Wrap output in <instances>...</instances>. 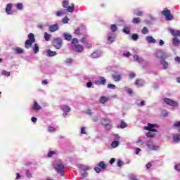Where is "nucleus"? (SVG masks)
Masks as SVG:
<instances>
[{
    "label": "nucleus",
    "mask_w": 180,
    "mask_h": 180,
    "mask_svg": "<svg viewBox=\"0 0 180 180\" xmlns=\"http://www.w3.org/2000/svg\"><path fill=\"white\" fill-rule=\"evenodd\" d=\"M28 39H29L26 40L25 43V49H29L32 46V44H33V43H36V38H34V34L30 33L28 34Z\"/></svg>",
    "instance_id": "obj_1"
},
{
    "label": "nucleus",
    "mask_w": 180,
    "mask_h": 180,
    "mask_svg": "<svg viewBox=\"0 0 180 180\" xmlns=\"http://www.w3.org/2000/svg\"><path fill=\"white\" fill-rule=\"evenodd\" d=\"M70 2L68 0H64L63 1V7L66 8L68 12H74V10L75 9V5L74 4H72L71 6H68Z\"/></svg>",
    "instance_id": "obj_2"
},
{
    "label": "nucleus",
    "mask_w": 180,
    "mask_h": 180,
    "mask_svg": "<svg viewBox=\"0 0 180 180\" xmlns=\"http://www.w3.org/2000/svg\"><path fill=\"white\" fill-rule=\"evenodd\" d=\"M162 15L165 17L166 20H172L174 16L171 14V11L165 8L162 12Z\"/></svg>",
    "instance_id": "obj_3"
},
{
    "label": "nucleus",
    "mask_w": 180,
    "mask_h": 180,
    "mask_svg": "<svg viewBox=\"0 0 180 180\" xmlns=\"http://www.w3.org/2000/svg\"><path fill=\"white\" fill-rule=\"evenodd\" d=\"M64 165L60 162L56 165L55 170L58 172V174H60L61 176H64V169H65Z\"/></svg>",
    "instance_id": "obj_4"
},
{
    "label": "nucleus",
    "mask_w": 180,
    "mask_h": 180,
    "mask_svg": "<svg viewBox=\"0 0 180 180\" xmlns=\"http://www.w3.org/2000/svg\"><path fill=\"white\" fill-rule=\"evenodd\" d=\"M52 44L56 49H60L63 46V39L61 38H55L53 40Z\"/></svg>",
    "instance_id": "obj_5"
},
{
    "label": "nucleus",
    "mask_w": 180,
    "mask_h": 180,
    "mask_svg": "<svg viewBox=\"0 0 180 180\" xmlns=\"http://www.w3.org/2000/svg\"><path fill=\"white\" fill-rule=\"evenodd\" d=\"M70 49L76 53H81L84 50V46L81 44H75L70 46Z\"/></svg>",
    "instance_id": "obj_6"
},
{
    "label": "nucleus",
    "mask_w": 180,
    "mask_h": 180,
    "mask_svg": "<svg viewBox=\"0 0 180 180\" xmlns=\"http://www.w3.org/2000/svg\"><path fill=\"white\" fill-rule=\"evenodd\" d=\"M157 58H161L162 60H165L168 58V53L162 52V51H157L155 53Z\"/></svg>",
    "instance_id": "obj_7"
},
{
    "label": "nucleus",
    "mask_w": 180,
    "mask_h": 180,
    "mask_svg": "<svg viewBox=\"0 0 180 180\" xmlns=\"http://www.w3.org/2000/svg\"><path fill=\"white\" fill-rule=\"evenodd\" d=\"M158 127V124H150L148 123V127H145V130H148V131H153L155 133H157L158 131L157 129H154V128Z\"/></svg>",
    "instance_id": "obj_8"
},
{
    "label": "nucleus",
    "mask_w": 180,
    "mask_h": 180,
    "mask_svg": "<svg viewBox=\"0 0 180 180\" xmlns=\"http://www.w3.org/2000/svg\"><path fill=\"white\" fill-rule=\"evenodd\" d=\"M94 169L96 172H97V174H99L101 169H106V164L105 163V162L101 161L98 163V167L94 168Z\"/></svg>",
    "instance_id": "obj_9"
},
{
    "label": "nucleus",
    "mask_w": 180,
    "mask_h": 180,
    "mask_svg": "<svg viewBox=\"0 0 180 180\" xmlns=\"http://www.w3.org/2000/svg\"><path fill=\"white\" fill-rule=\"evenodd\" d=\"M164 102L167 104V105H169V106H178V102L174 101V100H171L168 98H164Z\"/></svg>",
    "instance_id": "obj_10"
},
{
    "label": "nucleus",
    "mask_w": 180,
    "mask_h": 180,
    "mask_svg": "<svg viewBox=\"0 0 180 180\" xmlns=\"http://www.w3.org/2000/svg\"><path fill=\"white\" fill-rule=\"evenodd\" d=\"M96 85H105L106 84V79L103 77H101L98 80L95 81Z\"/></svg>",
    "instance_id": "obj_11"
},
{
    "label": "nucleus",
    "mask_w": 180,
    "mask_h": 180,
    "mask_svg": "<svg viewBox=\"0 0 180 180\" xmlns=\"http://www.w3.org/2000/svg\"><path fill=\"white\" fill-rule=\"evenodd\" d=\"M115 82H119L122 79V75L118 74L117 72H114V74L112 75Z\"/></svg>",
    "instance_id": "obj_12"
},
{
    "label": "nucleus",
    "mask_w": 180,
    "mask_h": 180,
    "mask_svg": "<svg viewBox=\"0 0 180 180\" xmlns=\"http://www.w3.org/2000/svg\"><path fill=\"white\" fill-rule=\"evenodd\" d=\"M58 29H59L58 24H54L49 27V30L51 33H54V32H57V30H58Z\"/></svg>",
    "instance_id": "obj_13"
},
{
    "label": "nucleus",
    "mask_w": 180,
    "mask_h": 180,
    "mask_svg": "<svg viewBox=\"0 0 180 180\" xmlns=\"http://www.w3.org/2000/svg\"><path fill=\"white\" fill-rule=\"evenodd\" d=\"M116 39V35L113 34H110L108 35L107 41H108V44H112V43L115 42V39Z\"/></svg>",
    "instance_id": "obj_14"
},
{
    "label": "nucleus",
    "mask_w": 180,
    "mask_h": 180,
    "mask_svg": "<svg viewBox=\"0 0 180 180\" xmlns=\"http://www.w3.org/2000/svg\"><path fill=\"white\" fill-rule=\"evenodd\" d=\"M31 109L32 110H40V109H41V106H40L37 101H34V104L31 107Z\"/></svg>",
    "instance_id": "obj_15"
},
{
    "label": "nucleus",
    "mask_w": 180,
    "mask_h": 180,
    "mask_svg": "<svg viewBox=\"0 0 180 180\" xmlns=\"http://www.w3.org/2000/svg\"><path fill=\"white\" fill-rule=\"evenodd\" d=\"M169 32H170L171 34H172V36H174V37H180V31L179 30L175 31L173 29H170Z\"/></svg>",
    "instance_id": "obj_16"
},
{
    "label": "nucleus",
    "mask_w": 180,
    "mask_h": 180,
    "mask_svg": "<svg viewBox=\"0 0 180 180\" xmlns=\"http://www.w3.org/2000/svg\"><path fill=\"white\" fill-rule=\"evenodd\" d=\"M101 124L105 126V127L108 126H110V120H106V118H103L101 120Z\"/></svg>",
    "instance_id": "obj_17"
},
{
    "label": "nucleus",
    "mask_w": 180,
    "mask_h": 180,
    "mask_svg": "<svg viewBox=\"0 0 180 180\" xmlns=\"http://www.w3.org/2000/svg\"><path fill=\"white\" fill-rule=\"evenodd\" d=\"M12 6L13 5L11 4H7L6 8V12L7 15H11L12 13Z\"/></svg>",
    "instance_id": "obj_18"
},
{
    "label": "nucleus",
    "mask_w": 180,
    "mask_h": 180,
    "mask_svg": "<svg viewBox=\"0 0 180 180\" xmlns=\"http://www.w3.org/2000/svg\"><path fill=\"white\" fill-rule=\"evenodd\" d=\"M63 37L65 40H68V41H70V40H72V35L67 32L63 34Z\"/></svg>",
    "instance_id": "obj_19"
},
{
    "label": "nucleus",
    "mask_w": 180,
    "mask_h": 180,
    "mask_svg": "<svg viewBox=\"0 0 180 180\" xmlns=\"http://www.w3.org/2000/svg\"><path fill=\"white\" fill-rule=\"evenodd\" d=\"M14 53H15V54H22V53H25V50L20 47H15L14 49Z\"/></svg>",
    "instance_id": "obj_20"
},
{
    "label": "nucleus",
    "mask_w": 180,
    "mask_h": 180,
    "mask_svg": "<svg viewBox=\"0 0 180 180\" xmlns=\"http://www.w3.org/2000/svg\"><path fill=\"white\" fill-rule=\"evenodd\" d=\"M60 109L64 112H68L71 110V108H70V106L64 105L60 106Z\"/></svg>",
    "instance_id": "obj_21"
},
{
    "label": "nucleus",
    "mask_w": 180,
    "mask_h": 180,
    "mask_svg": "<svg viewBox=\"0 0 180 180\" xmlns=\"http://www.w3.org/2000/svg\"><path fill=\"white\" fill-rule=\"evenodd\" d=\"M108 101H109L108 97L101 96L100 98L99 102H100V103H106V102H108Z\"/></svg>",
    "instance_id": "obj_22"
},
{
    "label": "nucleus",
    "mask_w": 180,
    "mask_h": 180,
    "mask_svg": "<svg viewBox=\"0 0 180 180\" xmlns=\"http://www.w3.org/2000/svg\"><path fill=\"white\" fill-rule=\"evenodd\" d=\"M46 53H48V55L49 56V57H54V56H57V52L56 51H53L50 49H48L46 51Z\"/></svg>",
    "instance_id": "obj_23"
},
{
    "label": "nucleus",
    "mask_w": 180,
    "mask_h": 180,
    "mask_svg": "<svg viewBox=\"0 0 180 180\" xmlns=\"http://www.w3.org/2000/svg\"><path fill=\"white\" fill-rule=\"evenodd\" d=\"M130 27L129 26H124V29L122 30L123 33L126 34H130Z\"/></svg>",
    "instance_id": "obj_24"
},
{
    "label": "nucleus",
    "mask_w": 180,
    "mask_h": 180,
    "mask_svg": "<svg viewBox=\"0 0 180 180\" xmlns=\"http://www.w3.org/2000/svg\"><path fill=\"white\" fill-rule=\"evenodd\" d=\"M146 40H147L148 43H153V44H154L155 43H156L155 39H154L153 37H151V36L147 37H146Z\"/></svg>",
    "instance_id": "obj_25"
},
{
    "label": "nucleus",
    "mask_w": 180,
    "mask_h": 180,
    "mask_svg": "<svg viewBox=\"0 0 180 180\" xmlns=\"http://www.w3.org/2000/svg\"><path fill=\"white\" fill-rule=\"evenodd\" d=\"M180 41L178 37H175L173 38V46H179Z\"/></svg>",
    "instance_id": "obj_26"
},
{
    "label": "nucleus",
    "mask_w": 180,
    "mask_h": 180,
    "mask_svg": "<svg viewBox=\"0 0 180 180\" xmlns=\"http://www.w3.org/2000/svg\"><path fill=\"white\" fill-rule=\"evenodd\" d=\"M117 127H120V129H126V127H127V124H126L124 121L122 120L120 124L117 125Z\"/></svg>",
    "instance_id": "obj_27"
},
{
    "label": "nucleus",
    "mask_w": 180,
    "mask_h": 180,
    "mask_svg": "<svg viewBox=\"0 0 180 180\" xmlns=\"http://www.w3.org/2000/svg\"><path fill=\"white\" fill-rule=\"evenodd\" d=\"M44 37L46 40V41H50V39H51V34L44 32Z\"/></svg>",
    "instance_id": "obj_28"
},
{
    "label": "nucleus",
    "mask_w": 180,
    "mask_h": 180,
    "mask_svg": "<svg viewBox=\"0 0 180 180\" xmlns=\"http://www.w3.org/2000/svg\"><path fill=\"white\" fill-rule=\"evenodd\" d=\"M173 140L175 141V143H179L180 141V135L179 134H175L173 136Z\"/></svg>",
    "instance_id": "obj_29"
},
{
    "label": "nucleus",
    "mask_w": 180,
    "mask_h": 180,
    "mask_svg": "<svg viewBox=\"0 0 180 180\" xmlns=\"http://www.w3.org/2000/svg\"><path fill=\"white\" fill-rule=\"evenodd\" d=\"M32 50L34 54H37V53L39 52V45H37V44H34V46L32 47Z\"/></svg>",
    "instance_id": "obj_30"
},
{
    "label": "nucleus",
    "mask_w": 180,
    "mask_h": 180,
    "mask_svg": "<svg viewBox=\"0 0 180 180\" xmlns=\"http://www.w3.org/2000/svg\"><path fill=\"white\" fill-rule=\"evenodd\" d=\"M140 22H141V20L140 19V18H133L132 20V23H134V25H139Z\"/></svg>",
    "instance_id": "obj_31"
},
{
    "label": "nucleus",
    "mask_w": 180,
    "mask_h": 180,
    "mask_svg": "<svg viewBox=\"0 0 180 180\" xmlns=\"http://www.w3.org/2000/svg\"><path fill=\"white\" fill-rule=\"evenodd\" d=\"M110 29L112 33H115V32L117 31V26H116V25L115 24H112L110 25Z\"/></svg>",
    "instance_id": "obj_32"
},
{
    "label": "nucleus",
    "mask_w": 180,
    "mask_h": 180,
    "mask_svg": "<svg viewBox=\"0 0 180 180\" xmlns=\"http://www.w3.org/2000/svg\"><path fill=\"white\" fill-rule=\"evenodd\" d=\"M146 136L149 139H154V137H155V134H153V132H148Z\"/></svg>",
    "instance_id": "obj_33"
},
{
    "label": "nucleus",
    "mask_w": 180,
    "mask_h": 180,
    "mask_svg": "<svg viewBox=\"0 0 180 180\" xmlns=\"http://www.w3.org/2000/svg\"><path fill=\"white\" fill-rule=\"evenodd\" d=\"M160 63L165 70H168V63L165 62V60H161Z\"/></svg>",
    "instance_id": "obj_34"
},
{
    "label": "nucleus",
    "mask_w": 180,
    "mask_h": 180,
    "mask_svg": "<svg viewBox=\"0 0 180 180\" xmlns=\"http://www.w3.org/2000/svg\"><path fill=\"white\" fill-rule=\"evenodd\" d=\"M79 168L82 169V171H88L89 169V167L84 165H81Z\"/></svg>",
    "instance_id": "obj_35"
},
{
    "label": "nucleus",
    "mask_w": 180,
    "mask_h": 180,
    "mask_svg": "<svg viewBox=\"0 0 180 180\" xmlns=\"http://www.w3.org/2000/svg\"><path fill=\"white\" fill-rule=\"evenodd\" d=\"M119 144H120L119 141H115L111 143V146L112 147V148H116V147H117Z\"/></svg>",
    "instance_id": "obj_36"
},
{
    "label": "nucleus",
    "mask_w": 180,
    "mask_h": 180,
    "mask_svg": "<svg viewBox=\"0 0 180 180\" xmlns=\"http://www.w3.org/2000/svg\"><path fill=\"white\" fill-rule=\"evenodd\" d=\"M131 38L132 40H134V41H137V40H139V34H133Z\"/></svg>",
    "instance_id": "obj_37"
},
{
    "label": "nucleus",
    "mask_w": 180,
    "mask_h": 180,
    "mask_svg": "<svg viewBox=\"0 0 180 180\" xmlns=\"http://www.w3.org/2000/svg\"><path fill=\"white\" fill-rule=\"evenodd\" d=\"M141 33L142 34H148V28H147V27H143Z\"/></svg>",
    "instance_id": "obj_38"
},
{
    "label": "nucleus",
    "mask_w": 180,
    "mask_h": 180,
    "mask_svg": "<svg viewBox=\"0 0 180 180\" xmlns=\"http://www.w3.org/2000/svg\"><path fill=\"white\" fill-rule=\"evenodd\" d=\"M92 58H98L99 57V53L98 51H94L93 53H91Z\"/></svg>",
    "instance_id": "obj_39"
},
{
    "label": "nucleus",
    "mask_w": 180,
    "mask_h": 180,
    "mask_svg": "<svg viewBox=\"0 0 180 180\" xmlns=\"http://www.w3.org/2000/svg\"><path fill=\"white\" fill-rule=\"evenodd\" d=\"M135 85L137 86H143V82L139 79H136L135 82Z\"/></svg>",
    "instance_id": "obj_40"
},
{
    "label": "nucleus",
    "mask_w": 180,
    "mask_h": 180,
    "mask_svg": "<svg viewBox=\"0 0 180 180\" xmlns=\"http://www.w3.org/2000/svg\"><path fill=\"white\" fill-rule=\"evenodd\" d=\"M48 131H49V133H54L56 132V128H54V127H48Z\"/></svg>",
    "instance_id": "obj_41"
},
{
    "label": "nucleus",
    "mask_w": 180,
    "mask_h": 180,
    "mask_svg": "<svg viewBox=\"0 0 180 180\" xmlns=\"http://www.w3.org/2000/svg\"><path fill=\"white\" fill-rule=\"evenodd\" d=\"M16 8H17V9L22 10V9H23V4L22 3H18L16 5Z\"/></svg>",
    "instance_id": "obj_42"
},
{
    "label": "nucleus",
    "mask_w": 180,
    "mask_h": 180,
    "mask_svg": "<svg viewBox=\"0 0 180 180\" xmlns=\"http://www.w3.org/2000/svg\"><path fill=\"white\" fill-rule=\"evenodd\" d=\"M2 75H5L6 77H11V72H6L5 70L2 71Z\"/></svg>",
    "instance_id": "obj_43"
},
{
    "label": "nucleus",
    "mask_w": 180,
    "mask_h": 180,
    "mask_svg": "<svg viewBox=\"0 0 180 180\" xmlns=\"http://www.w3.org/2000/svg\"><path fill=\"white\" fill-rule=\"evenodd\" d=\"M80 41H82V43H84V44H88V41H86V38L85 37H83Z\"/></svg>",
    "instance_id": "obj_44"
},
{
    "label": "nucleus",
    "mask_w": 180,
    "mask_h": 180,
    "mask_svg": "<svg viewBox=\"0 0 180 180\" xmlns=\"http://www.w3.org/2000/svg\"><path fill=\"white\" fill-rule=\"evenodd\" d=\"M72 44L75 45L78 44V39L74 38L72 39Z\"/></svg>",
    "instance_id": "obj_45"
},
{
    "label": "nucleus",
    "mask_w": 180,
    "mask_h": 180,
    "mask_svg": "<svg viewBox=\"0 0 180 180\" xmlns=\"http://www.w3.org/2000/svg\"><path fill=\"white\" fill-rule=\"evenodd\" d=\"M129 77L130 79H133V78H136V73L131 72V73H129Z\"/></svg>",
    "instance_id": "obj_46"
},
{
    "label": "nucleus",
    "mask_w": 180,
    "mask_h": 180,
    "mask_svg": "<svg viewBox=\"0 0 180 180\" xmlns=\"http://www.w3.org/2000/svg\"><path fill=\"white\" fill-rule=\"evenodd\" d=\"M108 88H109L110 89H115V88H116V86L115 84H108Z\"/></svg>",
    "instance_id": "obj_47"
},
{
    "label": "nucleus",
    "mask_w": 180,
    "mask_h": 180,
    "mask_svg": "<svg viewBox=\"0 0 180 180\" xmlns=\"http://www.w3.org/2000/svg\"><path fill=\"white\" fill-rule=\"evenodd\" d=\"M136 16H143V11H138L136 13H135Z\"/></svg>",
    "instance_id": "obj_48"
},
{
    "label": "nucleus",
    "mask_w": 180,
    "mask_h": 180,
    "mask_svg": "<svg viewBox=\"0 0 180 180\" xmlns=\"http://www.w3.org/2000/svg\"><path fill=\"white\" fill-rule=\"evenodd\" d=\"M151 144H153V141H150L147 142V147H148V148L149 150L151 149V147H152Z\"/></svg>",
    "instance_id": "obj_49"
},
{
    "label": "nucleus",
    "mask_w": 180,
    "mask_h": 180,
    "mask_svg": "<svg viewBox=\"0 0 180 180\" xmlns=\"http://www.w3.org/2000/svg\"><path fill=\"white\" fill-rule=\"evenodd\" d=\"M65 63H66V64H72V58H68V59L65 60Z\"/></svg>",
    "instance_id": "obj_50"
},
{
    "label": "nucleus",
    "mask_w": 180,
    "mask_h": 180,
    "mask_svg": "<svg viewBox=\"0 0 180 180\" xmlns=\"http://www.w3.org/2000/svg\"><path fill=\"white\" fill-rule=\"evenodd\" d=\"M68 20H70V19H68V17H65V18L62 20V22H63V23H68Z\"/></svg>",
    "instance_id": "obj_51"
},
{
    "label": "nucleus",
    "mask_w": 180,
    "mask_h": 180,
    "mask_svg": "<svg viewBox=\"0 0 180 180\" xmlns=\"http://www.w3.org/2000/svg\"><path fill=\"white\" fill-rule=\"evenodd\" d=\"M158 148H160V146H152L150 150H158Z\"/></svg>",
    "instance_id": "obj_52"
},
{
    "label": "nucleus",
    "mask_w": 180,
    "mask_h": 180,
    "mask_svg": "<svg viewBox=\"0 0 180 180\" xmlns=\"http://www.w3.org/2000/svg\"><path fill=\"white\" fill-rule=\"evenodd\" d=\"M54 154H56V152L51 150L49 151V153H48V157H53V155H54Z\"/></svg>",
    "instance_id": "obj_53"
},
{
    "label": "nucleus",
    "mask_w": 180,
    "mask_h": 180,
    "mask_svg": "<svg viewBox=\"0 0 180 180\" xmlns=\"http://www.w3.org/2000/svg\"><path fill=\"white\" fill-rule=\"evenodd\" d=\"M117 165V167H119L120 168V167H122V165H123V162H122L121 160H118Z\"/></svg>",
    "instance_id": "obj_54"
},
{
    "label": "nucleus",
    "mask_w": 180,
    "mask_h": 180,
    "mask_svg": "<svg viewBox=\"0 0 180 180\" xmlns=\"http://www.w3.org/2000/svg\"><path fill=\"white\" fill-rule=\"evenodd\" d=\"M174 127H180V121L176 122L174 124H173Z\"/></svg>",
    "instance_id": "obj_55"
},
{
    "label": "nucleus",
    "mask_w": 180,
    "mask_h": 180,
    "mask_svg": "<svg viewBox=\"0 0 180 180\" xmlns=\"http://www.w3.org/2000/svg\"><path fill=\"white\" fill-rule=\"evenodd\" d=\"M81 134H86V131H85V127H84L81 128Z\"/></svg>",
    "instance_id": "obj_56"
},
{
    "label": "nucleus",
    "mask_w": 180,
    "mask_h": 180,
    "mask_svg": "<svg viewBox=\"0 0 180 180\" xmlns=\"http://www.w3.org/2000/svg\"><path fill=\"white\" fill-rule=\"evenodd\" d=\"M75 34H81V30L79 28H77L75 31Z\"/></svg>",
    "instance_id": "obj_57"
},
{
    "label": "nucleus",
    "mask_w": 180,
    "mask_h": 180,
    "mask_svg": "<svg viewBox=\"0 0 180 180\" xmlns=\"http://www.w3.org/2000/svg\"><path fill=\"white\" fill-rule=\"evenodd\" d=\"M26 175L28 178H32V174L29 170H27Z\"/></svg>",
    "instance_id": "obj_58"
},
{
    "label": "nucleus",
    "mask_w": 180,
    "mask_h": 180,
    "mask_svg": "<svg viewBox=\"0 0 180 180\" xmlns=\"http://www.w3.org/2000/svg\"><path fill=\"white\" fill-rule=\"evenodd\" d=\"M140 151H141V149L137 148L136 150H135V153L136 154V155H139V153H140Z\"/></svg>",
    "instance_id": "obj_59"
},
{
    "label": "nucleus",
    "mask_w": 180,
    "mask_h": 180,
    "mask_svg": "<svg viewBox=\"0 0 180 180\" xmlns=\"http://www.w3.org/2000/svg\"><path fill=\"white\" fill-rule=\"evenodd\" d=\"M86 44L87 49H91V48H92V44H91V43H88V42H87V44Z\"/></svg>",
    "instance_id": "obj_60"
},
{
    "label": "nucleus",
    "mask_w": 180,
    "mask_h": 180,
    "mask_svg": "<svg viewBox=\"0 0 180 180\" xmlns=\"http://www.w3.org/2000/svg\"><path fill=\"white\" fill-rule=\"evenodd\" d=\"M56 16H63V12L61 11L56 12Z\"/></svg>",
    "instance_id": "obj_61"
},
{
    "label": "nucleus",
    "mask_w": 180,
    "mask_h": 180,
    "mask_svg": "<svg viewBox=\"0 0 180 180\" xmlns=\"http://www.w3.org/2000/svg\"><path fill=\"white\" fill-rule=\"evenodd\" d=\"M98 120H99L98 116H95L93 117V122H98Z\"/></svg>",
    "instance_id": "obj_62"
},
{
    "label": "nucleus",
    "mask_w": 180,
    "mask_h": 180,
    "mask_svg": "<svg viewBox=\"0 0 180 180\" xmlns=\"http://www.w3.org/2000/svg\"><path fill=\"white\" fill-rule=\"evenodd\" d=\"M176 170L180 171V164L176 165Z\"/></svg>",
    "instance_id": "obj_63"
},
{
    "label": "nucleus",
    "mask_w": 180,
    "mask_h": 180,
    "mask_svg": "<svg viewBox=\"0 0 180 180\" xmlns=\"http://www.w3.org/2000/svg\"><path fill=\"white\" fill-rule=\"evenodd\" d=\"M175 61H176L177 63H180V57L179 56H176L175 58Z\"/></svg>",
    "instance_id": "obj_64"
}]
</instances>
